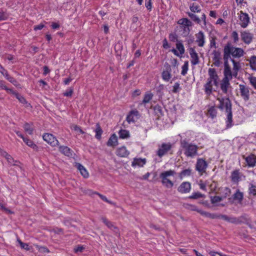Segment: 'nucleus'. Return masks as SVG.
Instances as JSON below:
<instances>
[{"mask_svg":"<svg viewBox=\"0 0 256 256\" xmlns=\"http://www.w3.org/2000/svg\"><path fill=\"white\" fill-rule=\"evenodd\" d=\"M223 59L228 60L229 58H232L230 56L234 58H240L244 55V52L241 48H235L232 44L228 42L224 48Z\"/></svg>","mask_w":256,"mask_h":256,"instance_id":"nucleus-1","label":"nucleus"},{"mask_svg":"<svg viewBox=\"0 0 256 256\" xmlns=\"http://www.w3.org/2000/svg\"><path fill=\"white\" fill-rule=\"evenodd\" d=\"M180 146L184 150V154L187 157L194 158L198 154V146L192 143H188L186 138L180 140Z\"/></svg>","mask_w":256,"mask_h":256,"instance_id":"nucleus-2","label":"nucleus"},{"mask_svg":"<svg viewBox=\"0 0 256 256\" xmlns=\"http://www.w3.org/2000/svg\"><path fill=\"white\" fill-rule=\"evenodd\" d=\"M199 213L206 217L212 219L221 218L226 221L232 224H239L240 221L236 217H230L226 214H212L206 212H199Z\"/></svg>","mask_w":256,"mask_h":256,"instance_id":"nucleus-3","label":"nucleus"},{"mask_svg":"<svg viewBox=\"0 0 256 256\" xmlns=\"http://www.w3.org/2000/svg\"><path fill=\"white\" fill-rule=\"evenodd\" d=\"M176 174L174 170H169L162 172L160 174V178L162 179V184L167 188H170L174 186V182L168 178L170 176H173Z\"/></svg>","mask_w":256,"mask_h":256,"instance_id":"nucleus-4","label":"nucleus"},{"mask_svg":"<svg viewBox=\"0 0 256 256\" xmlns=\"http://www.w3.org/2000/svg\"><path fill=\"white\" fill-rule=\"evenodd\" d=\"M217 100L220 102V104L217 108L220 110L225 109L226 112L232 110V102L228 98H218Z\"/></svg>","mask_w":256,"mask_h":256,"instance_id":"nucleus-5","label":"nucleus"},{"mask_svg":"<svg viewBox=\"0 0 256 256\" xmlns=\"http://www.w3.org/2000/svg\"><path fill=\"white\" fill-rule=\"evenodd\" d=\"M172 148V144L170 142L162 143L159 146L158 149L156 152V154L162 158Z\"/></svg>","mask_w":256,"mask_h":256,"instance_id":"nucleus-6","label":"nucleus"},{"mask_svg":"<svg viewBox=\"0 0 256 256\" xmlns=\"http://www.w3.org/2000/svg\"><path fill=\"white\" fill-rule=\"evenodd\" d=\"M239 19L240 22V25L242 28H246L250 22V18L248 14L242 10L240 12Z\"/></svg>","mask_w":256,"mask_h":256,"instance_id":"nucleus-7","label":"nucleus"},{"mask_svg":"<svg viewBox=\"0 0 256 256\" xmlns=\"http://www.w3.org/2000/svg\"><path fill=\"white\" fill-rule=\"evenodd\" d=\"M208 167L207 162L203 158L197 160L196 168L199 172H204Z\"/></svg>","mask_w":256,"mask_h":256,"instance_id":"nucleus-8","label":"nucleus"},{"mask_svg":"<svg viewBox=\"0 0 256 256\" xmlns=\"http://www.w3.org/2000/svg\"><path fill=\"white\" fill-rule=\"evenodd\" d=\"M224 60V77L223 78L224 79H228L231 80L232 78V72L231 70L230 66L228 64V60Z\"/></svg>","mask_w":256,"mask_h":256,"instance_id":"nucleus-9","label":"nucleus"},{"mask_svg":"<svg viewBox=\"0 0 256 256\" xmlns=\"http://www.w3.org/2000/svg\"><path fill=\"white\" fill-rule=\"evenodd\" d=\"M43 139L52 146H55L58 144V140L52 134H45L43 135Z\"/></svg>","mask_w":256,"mask_h":256,"instance_id":"nucleus-10","label":"nucleus"},{"mask_svg":"<svg viewBox=\"0 0 256 256\" xmlns=\"http://www.w3.org/2000/svg\"><path fill=\"white\" fill-rule=\"evenodd\" d=\"M243 158L246 160L248 167L253 168L256 164V156L251 153L248 156H242Z\"/></svg>","mask_w":256,"mask_h":256,"instance_id":"nucleus-11","label":"nucleus"},{"mask_svg":"<svg viewBox=\"0 0 256 256\" xmlns=\"http://www.w3.org/2000/svg\"><path fill=\"white\" fill-rule=\"evenodd\" d=\"M212 56L213 64L217 67H219L222 64L221 52L219 50H214L212 53Z\"/></svg>","mask_w":256,"mask_h":256,"instance_id":"nucleus-12","label":"nucleus"},{"mask_svg":"<svg viewBox=\"0 0 256 256\" xmlns=\"http://www.w3.org/2000/svg\"><path fill=\"white\" fill-rule=\"evenodd\" d=\"M164 66L166 68V70H163V72H162V76L164 80L168 82L171 78V66L167 62H166L164 64Z\"/></svg>","mask_w":256,"mask_h":256,"instance_id":"nucleus-13","label":"nucleus"},{"mask_svg":"<svg viewBox=\"0 0 256 256\" xmlns=\"http://www.w3.org/2000/svg\"><path fill=\"white\" fill-rule=\"evenodd\" d=\"M242 40L246 44H250L252 40L254 34L248 31H243L240 32Z\"/></svg>","mask_w":256,"mask_h":256,"instance_id":"nucleus-14","label":"nucleus"},{"mask_svg":"<svg viewBox=\"0 0 256 256\" xmlns=\"http://www.w3.org/2000/svg\"><path fill=\"white\" fill-rule=\"evenodd\" d=\"M190 54L192 58L191 63L192 65H196L199 64V58L198 54L196 52L194 48H190L188 49Z\"/></svg>","mask_w":256,"mask_h":256,"instance_id":"nucleus-15","label":"nucleus"},{"mask_svg":"<svg viewBox=\"0 0 256 256\" xmlns=\"http://www.w3.org/2000/svg\"><path fill=\"white\" fill-rule=\"evenodd\" d=\"M240 95L245 101L249 100L250 90L249 88L244 84L240 85Z\"/></svg>","mask_w":256,"mask_h":256,"instance_id":"nucleus-16","label":"nucleus"},{"mask_svg":"<svg viewBox=\"0 0 256 256\" xmlns=\"http://www.w3.org/2000/svg\"><path fill=\"white\" fill-rule=\"evenodd\" d=\"M230 80L222 78L220 84V88L223 93L226 94L229 88H231Z\"/></svg>","mask_w":256,"mask_h":256,"instance_id":"nucleus-17","label":"nucleus"},{"mask_svg":"<svg viewBox=\"0 0 256 256\" xmlns=\"http://www.w3.org/2000/svg\"><path fill=\"white\" fill-rule=\"evenodd\" d=\"M191 186L189 182H183L178 187V190L180 193H187L190 190Z\"/></svg>","mask_w":256,"mask_h":256,"instance_id":"nucleus-18","label":"nucleus"},{"mask_svg":"<svg viewBox=\"0 0 256 256\" xmlns=\"http://www.w3.org/2000/svg\"><path fill=\"white\" fill-rule=\"evenodd\" d=\"M140 114L138 110H131L128 114L126 116V120L130 124V122H135V119L134 118V116L136 117V119L139 118Z\"/></svg>","mask_w":256,"mask_h":256,"instance_id":"nucleus-19","label":"nucleus"},{"mask_svg":"<svg viewBox=\"0 0 256 256\" xmlns=\"http://www.w3.org/2000/svg\"><path fill=\"white\" fill-rule=\"evenodd\" d=\"M232 198L233 200H237L238 204H242L244 199V193L240 192V190L238 189L236 192L232 195ZM232 198H229L228 200L230 201Z\"/></svg>","mask_w":256,"mask_h":256,"instance_id":"nucleus-20","label":"nucleus"},{"mask_svg":"<svg viewBox=\"0 0 256 256\" xmlns=\"http://www.w3.org/2000/svg\"><path fill=\"white\" fill-rule=\"evenodd\" d=\"M116 154L120 157L126 158L130 154V152L125 146H122L116 150Z\"/></svg>","mask_w":256,"mask_h":256,"instance_id":"nucleus-21","label":"nucleus"},{"mask_svg":"<svg viewBox=\"0 0 256 256\" xmlns=\"http://www.w3.org/2000/svg\"><path fill=\"white\" fill-rule=\"evenodd\" d=\"M101 220L110 229L113 230L116 233L118 232V228L114 226L113 223L109 221L106 218L102 216Z\"/></svg>","mask_w":256,"mask_h":256,"instance_id":"nucleus-22","label":"nucleus"},{"mask_svg":"<svg viewBox=\"0 0 256 256\" xmlns=\"http://www.w3.org/2000/svg\"><path fill=\"white\" fill-rule=\"evenodd\" d=\"M227 113L226 118V128H230L233 126V120H232V110L226 112Z\"/></svg>","mask_w":256,"mask_h":256,"instance_id":"nucleus-23","label":"nucleus"},{"mask_svg":"<svg viewBox=\"0 0 256 256\" xmlns=\"http://www.w3.org/2000/svg\"><path fill=\"white\" fill-rule=\"evenodd\" d=\"M59 151L67 156L72 157V150L68 146H59Z\"/></svg>","mask_w":256,"mask_h":256,"instance_id":"nucleus-24","label":"nucleus"},{"mask_svg":"<svg viewBox=\"0 0 256 256\" xmlns=\"http://www.w3.org/2000/svg\"><path fill=\"white\" fill-rule=\"evenodd\" d=\"M196 42L198 43V46L200 47L204 46V32L202 31L198 32L196 34Z\"/></svg>","mask_w":256,"mask_h":256,"instance_id":"nucleus-25","label":"nucleus"},{"mask_svg":"<svg viewBox=\"0 0 256 256\" xmlns=\"http://www.w3.org/2000/svg\"><path fill=\"white\" fill-rule=\"evenodd\" d=\"M212 80L208 78L207 82L204 86L205 92L208 95H210L212 92Z\"/></svg>","mask_w":256,"mask_h":256,"instance_id":"nucleus-26","label":"nucleus"},{"mask_svg":"<svg viewBox=\"0 0 256 256\" xmlns=\"http://www.w3.org/2000/svg\"><path fill=\"white\" fill-rule=\"evenodd\" d=\"M118 138L116 134H114L109 138L107 146H114L118 145Z\"/></svg>","mask_w":256,"mask_h":256,"instance_id":"nucleus-27","label":"nucleus"},{"mask_svg":"<svg viewBox=\"0 0 256 256\" xmlns=\"http://www.w3.org/2000/svg\"><path fill=\"white\" fill-rule=\"evenodd\" d=\"M153 109L158 119L164 116V112L160 106L156 104L154 107Z\"/></svg>","mask_w":256,"mask_h":256,"instance_id":"nucleus-28","label":"nucleus"},{"mask_svg":"<svg viewBox=\"0 0 256 256\" xmlns=\"http://www.w3.org/2000/svg\"><path fill=\"white\" fill-rule=\"evenodd\" d=\"M240 170H234L231 174V180L233 182H239L240 177Z\"/></svg>","mask_w":256,"mask_h":256,"instance_id":"nucleus-29","label":"nucleus"},{"mask_svg":"<svg viewBox=\"0 0 256 256\" xmlns=\"http://www.w3.org/2000/svg\"><path fill=\"white\" fill-rule=\"evenodd\" d=\"M94 132H96L95 138L97 140H100L102 138L101 136L103 132V130L98 123L96 124V128L94 130Z\"/></svg>","mask_w":256,"mask_h":256,"instance_id":"nucleus-30","label":"nucleus"},{"mask_svg":"<svg viewBox=\"0 0 256 256\" xmlns=\"http://www.w3.org/2000/svg\"><path fill=\"white\" fill-rule=\"evenodd\" d=\"M208 115L212 118H214L217 116V110L214 106H210L208 110Z\"/></svg>","mask_w":256,"mask_h":256,"instance_id":"nucleus-31","label":"nucleus"},{"mask_svg":"<svg viewBox=\"0 0 256 256\" xmlns=\"http://www.w3.org/2000/svg\"><path fill=\"white\" fill-rule=\"evenodd\" d=\"M146 162V159H142V158H134L133 162H132V166H142Z\"/></svg>","mask_w":256,"mask_h":256,"instance_id":"nucleus-32","label":"nucleus"},{"mask_svg":"<svg viewBox=\"0 0 256 256\" xmlns=\"http://www.w3.org/2000/svg\"><path fill=\"white\" fill-rule=\"evenodd\" d=\"M248 192L250 196H256V183L249 184Z\"/></svg>","mask_w":256,"mask_h":256,"instance_id":"nucleus-33","label":"nucleus"},{"mask_svg":"<svg viewBox=\"0 0 256 256\" xmlns=\"http://www.w3.org/2000/svg\"><path fill=\"white\" fill-rule=\"evenodd\" d=\"M24 128L26 132L31 135L33 134L34 130L32 124L26 122L24 125Z\"/></svg>","mask_w":256,"mask_h":256,"instance_id":"nucleus-34","label":"nucleus"},{"mask_svg":"<svg viewBox=\"0 0 256 256\" xmlns=\"http://www.w3.org/2000/svg\"><path fill=\"white\" fill-rule=\"evenodd\" d=\"M208 73L209 75L208 78L212 80L218 78V76L214 68H210L208 70Z\"/></svg>","mask_w":256,"mask_h":256,"instance_id":"nucleus-35","label":"nucleus"},{"mask_svg":"<svg viewBox=\"0 0 256 256\" xmlns=\"http://www.w3.org/2000/svg\"><path fill=\"white\" fill-rule=\"evenodd\" d=\"M176 48L179 51L178 53L180 54V57H181L182 55L185 52L184 48L182 41H178V42L176 44Z\"/></svg>","mask_w":256,"mask_h":256,"instance_id":"nucleus-36","label":"nucleus"},{"mask_svg":"<svg viewBox=\"0 0 256 256\" xmlns=\"http://www.w3.org/2000/svg\"><path fill=\"white\" fill-rule=\"evenodd\" d=\"M178 23L180 24V26H191L192 22L186 18H182L180 19Z\"/></svg>","mask_w":256,"mask_h":256,"instance_id":"nucleus-37","label":"nucleus"},{"mask_svg":"<svg viewBox=\"0 0 256 256\" xmlns=\"http://www.w3.org/2000/svg\"><path fill=\"white\" fill-rule=\"evenodd\" d=\"M119 137L120 138H130L129 132L126 130H120L118 132Z\"/></svg>","mask_w":256,"mask_h":256,"instance_id":"nucleus-38","label":"nucleus"},{"mask_svg":"<svg viewBox=\"0 0 256 256\" xmlns=\"http://www.w3.org/2000/svg\"><path fill=\"white\" fill-rule=\"evenodd\" d=\"M190 8L192 12H200L201 11L200 6L194 2L190 4Z\"/></svg>","mask_w":256,"mask_h":256,"instance_id":"nucleus-39","label":"nucleus"},{"mask_svg":"<svg viewBox=\"0 0 256 256\" xmlns=\"http://www.w3.org/2000/svg\"><path fill=\"white\" fill-rule=\"evenodd\" d=\"M164 85L160 84L156 88V92L158 96L159 99H162L164 95L163 90L164 89Z\"/></svg>","mask_w":256,"mask_h":256,"instance_id":"nucleus-40","label":"nucleus"},{"mask_svg":"<svg viewBox=\"0 0 256 256\" xmlns=\"http://www.w3.org/2000/svg\"><path fill=\"white\" fill-rule=\"evenodd\" d=\"M23 140L28 146L32 148L33 149H38V146L35 144H34L32 140H30L27 138H24Z\"/></svg>","mask_w":256,"mask_h":256,"instance_id":"nucleus-41","label":"nucleus"},{"mask_svg":"<svg viewBox=\"0 0 256 256\" xmlns=\"http://www.w3.org/2000/svg\"><path fill=\"white\" fill-rule=\"evenodd\" d=\"M192 173V170L190 168L182 170L180 173L179 176L180 178L186 176H190Z\"/></svg>","mask_w":256,"mask_h":256,"instance_id":"nucleus-42","label":"nucleus"},{"mask_svg":"<svg viewBox=\"0 0 256 256\" xmlns=\"http://www.w3.org/2000/svg\"><path fill=\"white\" fill-rule=\"evenodd\" d=\"M188 16L195 22L197 24H200V20L198 18V17L194 14V13L188 12H187Z\"/></svg>","mask_w":256,"mask_h":256,"instance_id":"nucleus-43","label":"nucleus"},{"mask_svg":"<svg viewBox=\"0 0 256 256\" xmlns=\"http://www.w3.org/2000/svg\"><path fill=\"white\" fill-rule=\"evenodd\" d=\"M190 26H180V28L182 30V35L184 36H186L190 34Z\"/></svg>","mask_w":256,"mask_h":256,"instance_id":"nucleus-44","label":"nucleus"},{"mask_svg":"<svg viewBox=\"0 0 256 256\" xmlns=\"http://www.w3.org/2000/svg\"><path fill=\"white\" fill-rule=\"evenodd\" d=\"M230 60L233 64V70L236 72V74L237 72L240 68V62H236L234 58H230Z\"/></svg>","mask_w":256,"mask_h":256,"instance_id":"nucleus-45","label":"nucleus"},{"mask_svg":"<svg viewBox=\"0 0 256 256\" xmlns=\"http://www.w3.org/2000/svg\"><path fill=\"white\" fill-rule=\"evenodd\" d=\"M11 93L13 94H14V96H16V98H18V100L22 104H26V100L24 98V96H21L20 94L18 93L14 92L13 90V92H12Z\"/></svg>","mask_w":256,"mask_h":256,"instance_id":"nucleus-46","label":"nucleus"},{"mask_svg":"<svg viewBox=\"0 0 256 256\" xmlns=\"http://www.w3.org/2000/svg\"><path fill=\"white\" fill-rule=\"evenodd\" d=\"M3 75L5 76V78L11 83H12L14 84H16V83H17L16 80V79H14V78L10 76L8 73L7 71L6 70L4 73L3 74Z\"/></svg>","mask_w":256,"mask_h":256,"instance_id":"nucleus-47","label":"nucleus"},{"mask_svg":"<svg viewBox=\"0 0 256 256\" xmlns=\"http://www.w3.org/2000/svg\"><path fill=\"white\" fill-rule=\"evenodd\" d=\"M250 63L251 68L252 70H256V56L251 57Z\"/></svg>","mask_w":256,"mask_h":256,"instance_id":"nucleus-48","label":"nucleus"},{"mask_svg":"<svg viewBox=\"0 0 256 256\" xmlns=\"http://www.w3.org/2000/svg\"><path fill=\"white\" fill-rule=\"evenodd\" d=\"M205 197V195L201 194L200 192H196L193 193L191 196H190L188 198L190 199H198L200 198Z\"/></svg>","mask_w":256,"mask_h":256,"instance_id":"nucleus-49","label":"nucleus"},{"mask_svg":"<svg viewBox=\"0 0 256 256\" xmlns=\"http://www.w3.org/2000/svg\"><path fill=\"white\" fill-rule=\"evenodd\" d=\"M153 94L151 93H148L144 94V99L142 100L143 104H146L150 102V100L152 98Z\"/></svg>","mask_w":256,"mask_h":256,"instance_id":"nucleus-50","label":"nucleus"},{"mask_svg":"<svg viewBox=\"0 0 256 256\" xmlns=\"http://www.w3.org/2000/svg\"><path fill=\"white\" fill-rule=\"evenodd\" d=\"M186 208L192 211H196L199 213V212H203V210H199L196 206L190 204H186Z\"/></svg>","mask_w":256,"mask_h":256,"instance_id":"nucleus-51","label":"nucleus"},{"mask_svg":"<svg viewBox=\"0 0 256 256\" xmlns=\"http://www.w3.org/2000/svg\"><path fill=\"white\" fill-rule=\"evenodd\" d=\"M188 61H186L184 62V64L182 66V70L181 72V74L182 76H185L187 74V72L188 70Z\"/></svg>","mask_w":256,"mask_h":256,"instance_id":"nucleus-52","label":"nucleus"},{"mask_svg":"<svg viewBox=\"0 0 256 256\" xmlns=\"http://www.w3.org/2000/svg\"><path fill=\"white\" fill-rule=\"evenodd\" d=\"M223 200V198L220 196H214L210 197V201L212 204H214L218 202H221Z\"/></svg>","mask_w":256,"mask_h":256,"instance_id":"nucleus-53","label":"nucleus"},{"mask_svg":"<svg viewBox=\"0 0 256 256\" xmlns=\"http://www.w3.org/2000/svg\"><path fill=\"white\" fill-rule=\"evenodd\" d=\"M168 38L172 42H174L176 41V42H178V41H180L179 40H178V36L176 34L170 33L169 34Z\"/></svg>","mask_w":256,"mask_h":256,"instance_id":"nucleus-54","label":"nucleus"},{"mask_svg":"<svg viewBox=\"0 0 256 256\" xmlns=\"http://www.w3.org/2000/svg\"><path fill=\"white\" fill-rule=\"evenodd\" d=\"M0 88L2 90H5L7 92H13V90L10 88H8L5 85V82L2 80H0Z\"/></svg>","mask_w":256,"mask_h":256,"instance_id":"nucleus-55","label":"nucleus"},{"mask_svg":"<svg viewBox=\"0 0 256 256\" xmlns=\"http://www.w3.org/2000/svg\"><path fill=\"white\" fill-rule=\"evenodd\" d=\"M18 244H20V247L26 250H30L29 246L28 245V244L22 242L19 239L18 240Z\"/></svg>","mask_w":256,"mask_h":256,"instance_id":"nucleus-56","label":"nucleus"},{"mask_svg":"<svg viewBox=\"0 0 256 256\" xmlns=\"http://www.w3.org/2000/svg\"><path fill=\"white\" fill-rule=\"evenodd\" d=\"M7 161L10 164L13 166H18V163H20L19 162L14 160L12 156L7 159Z\"/></svg>","mask_w":256,"mask_h":256,"instance_id":"nucleus-57","label":"nucleus"},{"mask_svg":"<svg viewBox=\"0 0 256 256\" xmlns=\"http://www.w3.org/2000/svg\"><path fill=\"white\" fill-rule=\"evenodd\" d=\"M180 89V84L178 82H176L173 86L172 92L176 94L179 92Z\"/></svg>","mask_w":256,"mask_h":256,"instance_id":"nucleus-58","label":"nucleus"},{"mask_svg":"<svg viewBox=\"0 0 256 256\" xmlns=\"http://www.w3.org/2000/svg\"><path fill=\"white\" fill-rule=\"evenodd\" d=\"M73 88H70L64 93V96L68 97H70L73 93Z\"/></svg>","mask_w":256,"mask_h":256,"instance_id":"nucleus-59","label":"nucleus"},{"mask_svg":"<svg viewBox=\"0 0 256 256\" xmlns=\"http://www.w3.org/2000/svg\"><path fill=\"white\" fill-rule=\"evenodd\" d=\"M8 14L4 12H0V21L5 20L8 19Z\"/></svg>","mask_w":256,"mask_h":256,"instance_id":"nucleus-60","label":"nucleus"},{"mask_svg":"<svg viewBox=\"0 0 256 256\" xmlns=\"http://www.w3.org/2000/svg\"><path fill=\"white\" fill-rule=\"evenodd\" d=\"M250 82L254 88L256 90V77L252 76L250 78Z\"/></svg>","mask_w":256,"mask_h":256,"instance_id":"nucleus-61","label":"nucleus"},{"mask_svg":"<svg viewBox=\"0 0 256 256\" xmlns=\"http://www.w3.org/2000/svg\"><path fill=\"white\" fill-rule=\"evenodd\" d=\"M232 36L234 39V42H236L238 40V34L236 31L232 32Z\"/></svg>","mask_w":256,"mask_h":256,"instance_id":"nucleus-62","label":"nucleus"},{"mask_svg":"<svg viewBox=\"0 0 256 256\" xmlns=\"http://www.w3.org/2000/svg\"><path fill=\"white\" fill-rule=\"evenodd\" d=\"M80 172L81 174L84 176V178H88V176H89L88 173L85 168L82 169V170Z\"/></svg>","mask_w":256,"mask_h":256,"instance_id":"nucleus-63","label":"nucleus"},{"mask_svg":"<svg viewBox=\"0 0 256 256\" xmlns=\"http://www.w3.org/2000/svg\"><path fill=\"white\" fill-rule=\"evenodd\" d=\"M73 129L76 132H79L81 134H84V132L82 130V128L78 126L74 125L73 126Z\"/></svg>","mask_w":256,"mask_h":256,"instance_id":"nucleus-64","label":"nucleus"}]
</instances>
